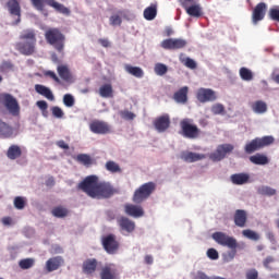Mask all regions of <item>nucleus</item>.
<instances>
[{
  "label": "nucleus",
  "mask_w": 279,
  "mask_h": 279,
  "mask_svg": "<svg viewBox=\"0 0 279 279\" xmlns=\"http://www.w3.org/2000/svg\"><path fill=\"white\" fill-rule=\"evenodd\" d=\"M20 40L15 44V49L22 56H34L36 53V31L34 28H27L20 34Z\"/></svg>",
  "instance_id": "nucleus-1"
},
{
  "label": "nucleus",
  "mask_w": 279,
  "mask_h": 279,
  "mask_svg": "<svg viewBox=\"0 0 279 279\" xmlns=\"http://www.w3.org/2000/svg\"><path fill=\"white\" fill-rule=\"evenodd\" d=\"M181 134L184 138L195 140L199 138V128L193 124V120L186 118L180 121Z\"/></svg>",
  "instance_id": "nucleus-7"
},
{
  "label": "nucleus",
  "mask_w": 279,
  "mask_h": 279,
  "mask_svg": "<svg viewBox=\"0 0 279 279\" xmlns=\"http://www.w3.org/2000/svg\"><path fill=\"white\" fill-rule=\"evenodd\" d=\"M250 162L253 165H269V158L260 153H257L256 155H253L250 157Z\"/></svg>",
  "instance_id": "nucleus-34"
},
{
  "label": "nucleus",
  "mask_w": 279,
  "mask_h": 279,
  "mask_svg": "<svg viewBox=\"0 0 279 279\" xmlns=\"http://www.w3.org/2000/svg\"><path fill=\"white\" fill-rule=\"evenodd\" d=\"M271 263H276V258H274V256H267L263 260V265H264L265 269H271V267L269 266V265H271Z\"/></svg>",
  "instance_id": "nucleus-59"
},
{
  "label": "nucleus",
  "mask_w": 279,
  "mask_h": 279,
  "mask_svg": "<svg viewBox=\"0 0 279 279\" xmlns=\"http://www.w3.org/2000/svg\"><path fill=\"white\" fill-rule=\"evenodd\" d=\"M35 90L36 93H38V95H41L43 97H46V99H49V101H53L56 99L51 89L45 85H35Z\"/></svg>",
  "instance_id": "nucleus-30"
},
{
  "label": "nucleus",
  "mask_w": 279,
  "mask_h": 279,
  "mask_svg": "<svg viewBox=\"0 0 279 279\" xmlns=\"http://www.w3.org/2000/svg\"><path fill=\"white\" fill-rule=\"evenodd\" d=\"M235 256H236V248H231V251H229L222 255V258H223L225 263H230V262L234 260Z\"/></svg>",
  "instance_id": "nucleus-47"
},
{
  "label": "nucleus",
  "mask_w": 279,
  "mask_h": 279,
  "mask_svg": "<svg viewBox=\"0 0 279 279\" xmlns=\"http://www.w3.org/2000/svg\"><path fill=\"white\" fill-rule=\"evenodd\" d=\"M274 136L266 135L263 137H256L251 142L246 143L244 146L245 154H254V151H258L263 149V147H269V145H274Z\"/></svg>",
  "instance_id": "nucleus-5"
},
{
  "label": "nucleus",
  "mask_w": 279,
  "mask_h": 279,
  "mask_svg": "<svg viewBox=\"0 0 279 279\" xmlns=\"http://www.w3.org/2000/svg\"><path fill=\"white\" fill-rule=\"evenodd\" d=\"M233 221L238 228H245V226H247V211L236 209L233 215Z\"/></svg>",
  "instance_id": "nucleus-25"
},
{
  "label": "nucleus",
  "mask_w": 279,
  "mask_h": 279,
  "mask_svg": "<svg viewBox=\"0 0 279 279\" xmlns=\"http://www.w3.org/2000/svg\"><path fill=\"white\" fill-rule=\"evenodd\" d=\"M118 226L122 232H128V234L136 230V223L128 217H120L118 219Z\"/></svg>",
  "instance_id": "nucleus-20"
},
{
  "label": "nucleus",
  "mask_w": 279,
  "mask_h": 279,
  "mask_svg": "<svg viewBox=\"0 0 279 279\" xmlns=\"http://www.w3.org/2000/svg\"><path fill=\"white\" fill-rule=\"evenodd\" d=\"M77 162L81 165H84L85 167H89V165H93V159H90V156L86 154H80L76 156Z\"/></svg>",
  "instance_id": "nucleus-44"
},
{
  "label": "nucleus",
  "mask_w": 279,
  "mask_h": 279,
  "mask_svg": "<svg viewBox=\"0 0 279 279\" xmlns=\"http://www.w3.org/2000/svg\"><path fill=\"white\" fill-rule=\"evenodd\" d=\"M232 151H234V146L232 144H222L209 155V158L213 160V162H219L223 160L228 154H232Z\"/></svg>",
  "instance_id": "nucleus-11"
},
{
  "label": "nucleus",
  "mask_w": 279,
  "mask_h": 279,
  "mask_svg": "<svg viewBox=\"0 0 279 279\" xmlns=\"http://www.w3.org/2000/svg\"><path fill=\"white\" fill-rule=\"evenodd\" d=\"M36 265V259L34 258H24L19 262L20 269H32Z\"/></svg>",
  "instance_id": "nucleus-40"
},
{
  "label": "nucleus",
  "mask_w": 279,
  "mask_h": 279,
  "mask_svg": "<svg viewBox=\"0 0 279 279\" xmlns=\"http://www.w3.org/2000/svg\"><path fill=\"white\" fill-rule=\"evenodd\" d=\"M114 193H117V190L110 183L100 182L95 193V199H108Z\"/></svg>",
  "instance_id": "nucleus-13"
},
{
  "label": "nucleus",
  "mask_w": 279,
  "mask_h": 279,
  "mask_svg": "<svg viewBox=\"0 0 279 279\" xmlns=\"http://www.w3.org/2000/svg\"><path fill=\"white\" fill-rule=\"evenodd\" d=\"M106 170L109 171L110 173H121V167L119 166V163L109 160L106 162Z\"/></svg>",
  "instance_id": "nucleus-42"
},
{
  "label": "nucleus",
  "mask_w": 279,
  "mask_h": 279,
  "mask_svg": "<svg viewBox=\"0 0 279 279\" xmlns=\"http://www.w3.org/2000/svg\"><path fill=\"white\" fill-rule=\"evenodd\" d=\"M125 71L130 73V75H133V77L141 78L145 75V72L143 69L138 66H133V65H125Z\"/></svg>",
  "instance_id": "nucleus-37"
},
{
  "label": "nucleus",
  "mask_w": 279,
  "mask_h": 279,
  "mask_svg": "<svg viewBox=\"0 0 279 279\" xmlns=\"http://www.w3.org/2000/svg\"><path fill=\"white\" fill-rule=\"evenodd\" d=\"M204 158H206V155L192 151L181 153V160H184V162H197L198 160H204Z\"/></svg>",
  "instance_id": "nucleus-26"
},
{
  "label": "nucleus",
  "mask_w": 279,
  "mask_h": 279,
  "mask_svg": "<svg viewBox=\"0 0 279 279\" xmlns=\"http://www.w3.org/2000/svg\"><path fill=\"white\" fill-rule=\"evenodd\" d=\"M266 14H267V3L265 2L257 3L252 12L253 25H258V23H260V21L265 19Z\"/></svg>",
  "instance_id": "nucleus-16"
},
{
  "label": "nucleus",
  "mask_w": 279,
  "mask_h": 279,
  "mask_svg": "<svg viewBox=\"0 0 279 279\" xmlns=\"http://www.w3.org/2000/svg\"><path fill=\"white\" fill-rule=\"evenodd\" d=\"M36 106H37L38 109H40L43 111H45V110H47V108H49V105L45 100H38L36 102Z\"/></svg>",
  "instance_id": "nucleus-61"
},
{
  "label": "nucleus",
  "mask_w": 279,
  "mask_h": 279,
  "mask_svg": "<svg viewBox=\"0 0 279 279\" xmlns=\"http://www.w3.org/2000/svg\"><path fill=\"white\" fill-rule=\"evenodd\" d=\"M45 77H50V80H53V82H56L57 84H62V81L60 80V77H58V74H56V72L49 70L44 72Z\"/></svg>",
  "instance_id": "nucleus-51"
},
{
  "label": "nucleus",
  "mask_w": 279,
  "mask_h": 279,
  "mask_svg": "<svg viewBox=\"0 0 279 279\" xmlns=\"http://www.w3.org/2000/svg\"><path fill=\"white\" fill-rule=\"evenodd\" d=\"M102 247L107 254H117L121 247V243L117 240V235L110 233L101 239Z\"/></svg>",
  "instance_id": "nucleus-10"
},
{
  "label": "nucleus",
  "mask_w": 279,
  "mask_h": 279,
  "mask_svg": "<svg viewBox=\"0 0 279 279\" xmlns=\"http://www.w3.org/2000/svg\"><path fill=\"white\" fill-rule=\"evenodd\" d=\"M194 279H226V278H223V277H217V276L209 277V276L206 275L205 272L198 271V272L196 274V276L194 277Z\"/></svg>",
  "instance_id": "nucleus-54"
},
{
  "label": "nucleus",
  "mask_w": 279,
  "mask_h": 279,
  "mask_svg": "<svg viewBox=\"0 0 279 279\" xmlns=\"http://www.w3.org/2000/svg\"><path fill=\"white\" fill-rule=\"evenodd\" d=\"M56 145L59 146L60 149H69V144L64 143L63 140L58 141Z\"/></svg>",
  "instance_id": "nucleus-63"
},
{
  "label": "nucleus",
  "mask_w": 279,
  "mask_h": 279,
  "mask_svg": "<svg viewBox=\"0 0 279 279\" xmlns=\"http://www.w3.org/2000/svg\"><path fill=\"white\" fill-rule=\"evenodd\" d=\"M167 71H169V68H167L163 63H156L155 64V73L156 75H167Z\"/></svg>",
  "instance_id": "nucleus-45"
},
{
  "label": "nucleus",
  "mask_w": 279,
  "mask_h": 279,
  "mask_svg": "<svg viewBox=\"0 0 279 279\" xmlns=\"http://www.w3.org/2000/svg\"><path fill=\"white\" fill-rule=\"evenodd\" d=\"M109 21H110V25H113V26L121 25L123 23V20H121V16L119 15H111Z\"/></svg>",
  "instance_id": "nucleus-57"
},
{
  "label": "nucleus",
  "mask_w": 279,
  "mask_h": 279,
  "mask_svg": "<svg viewBox=\"0 0 279 279\" xmlns=\"http://www.w3.org/2000/svg\"><path fill=\"white\" fill-rule=\"evenodd\" d=\"M0 99L9 114H12V117H19L21 114V105H19V100L14 96L4 93L0 95Z\"/></svg>",
  "instance_id": "nucleus-8"
},
{
  "label": "nucleus",
  "mask_w": 279,
  "mask_h": 279,
  "mask_svg": "<svg viewBox=\"0 0 279 279\" xmlns=\"http://www.w3.org/2000/svg\"><path fill=\"white\" fill-rule=\"evenodd\" d=\"M213 114H225L226 113V107H223L222 104H215L211 107Z\"/></svg>",
  "instance_id": "nucleus-48"
},
{
  "label": "nucleus",
  "mask_w": 279,
  "mask_h": 279,
  "mask_svg": "<svg viewBox=\"0 0 279 279\" xmlns=\"http://www.w3.org/2000/svg\"><path fill=\"white\" fill-rule=\"evenodd\" d=\"M99 186V177L88 175L81 183H78L77 189L86 193L88 197L95 199V194L97 193V187Z\"/></svg>",
  "instance_id": "nucleus-6"
},
{
  "label": "nucleus",
  "mask_w": 279,
  "mask_h": 279,
  "mask_svg": "<svg viewBox=\"0 0 279 279\" xmlns=\"http://www.w3.org/2000/svg\"><path fill=\"white\" fill-rule=\"evenodd\" d=\"M63 265L64 258H62V256L51 257L46 262V270L48 274H51V271H58Z\"/></svg>",
  "instance_id": "nucleus-21"
},
{
  "label": "nucleus",
  "mask_w": 279,
  "mask_h": 279,
  "mask_svg": "<svg viewBox=\"0 0 279 279\" xmlns=\"http://www.w3.org/2000/svg\"><path fill=\"white\" fill-rule=\"evenodd\" d=\"M268 16L271 19V21H277V23H279V7L271 8Z\"/></svg>",
  "instance_id": "nucleus-50"
},
{
  "label": "nucleus",
  "mask_w": 279,
  "mask_h": 279,
  "mask_svg": "<svg viewBox=\"0 0 279 279\" xmlns=\"http://www.w3.org/2000/svg\"><path fill=\"white\" fill-rule=\"evenodd\" d=\"M120 117L125 121H134L136 119V114L132 111L123 110L120 112Z\"/></svg>",
  "instance_id": "nucleus-49"
},
{
  "label": "nucleus",
  "mask_w": 279,
  "mask_h": 279,
  "mask_svg": "<svg viewBox=\"0 0 279 279\" xmlns=\"http://www.w3.org/2000/svg\"><path fill=\"white\" fill-rule=\"evenodd\" d=\"M63 104L66 108H73V106H75V98H73L71 94H65L63 96Z\"/></svg>",
  "instance_id": "nucleus-46"
},
{
  "label": "nucleus",
  "mask_w": 279,
  "mask_h": 279,
  "mask_svg": "<svg viewBox=\"0 0 279 279\" xmlns=\"http://www.w3.org/2000/svg\"><path fill=\"white\" fill-rule=\"evenodd\" d=\"M158 16V3H151L144 10V19L146 21H154Z\"/></svg>",
  "instance_id": "nucleus-31"
},
{
  "label": "nucleus",
  "mask_w": 279,
  "mask_h": 279,
  "mask_svg": "<svg viewBox=\"0 0 279 279\" xmlns=\"http://www.w3.org/2000/svg\"><path fill=\"white\" fill-rule=\"evenodd\" d=\"M100 279H119V270L114 264H107L100 270Z\"/></svg>",
  "instance_id": "nucleus-17"
},
{
  "label": "nucleus",
  "mask_w": 279,
  "mask_h": 279,
  "mask_svg": "<svg viewBox=\"0 0 279 279\" xmlns=\"http://www.w3.org/2000/svg\"><path fill=\"white\" fill-rule=\"evenodd\" d=\"M186 40L182 38H169L161 41L162 49H168L170 51H175L178 49H184L186 47Z\"/></svg>",
  "instance_id": "nucleus-15"
},
{
  "label": "nucleus",
  "mask_w": 279,
  "mask_h": 279,
  "mask_svg": "<svg viewBox=\"0 0 279 279\" xmlns=\"http://www.w3.org/2000/svg\"><path fill=\"white\" fill-rule=\"evenodd\" d=\"M154 126L157 130V132H167V130H169V128L171 126V118H169V114L158 117L154 121Z\"/></svg>",
  "instance_id": "nucleus-19"
},
{
  "label": "nucleus",
  "mask_w": 279,
  "mask_h": 279,
  "mask_svg": "<svg viewBox=\"0 0 279 279\" xmlns=\"http://www.w3.org/2000/svg\"><path fill=\"white\" fill-rule=\"evenodd\" d=\"M242 235L245 236V239H250V241H259L260 234H258L256 231L252 229H245L242 231Z\"/></svg>",
  "instance_id": "nucleus-38"
},
{
  "label": "nucleus",
  "mask_w": 279,
  "mask_h": 279,
  "mask_svg": "<svg viewBox=\"0 0 279 279\" xmlns=\"http://www.w3.org/2000/svg\"><path fill=\"white\" fill-rule=\"evenodd\" d=\"M173 99L177 101V104H186V101H189V87H181L178 92L174 93Z\"/></svg>",
  "instance_id": "nucleus-28"
},
{
  "label": "nucleus",
  "mask_w": 279,
  "mask_h": 279,
  "mask_svg": "<svg viewBox=\"0 0 279 279\" xmlns=\"http://www.w3.org/2000/svg\"><path fill=\"white\" fill-rule=\"evenodd\" d=\"M183 8L185 9L186 14H189V16H193L194 19H199L204 15L199 4H192L190 7L185 5Z\"/></svg>",
  "instance_id": "nucleus-29"
},
{
  "label": "nucleus",
  "mask_w": 279,
  "mask_h": 279,
  "mask_svg": "<svg viewBox=\"0 0 279 279\" xmlns=\"http://www.w3.org/2000/svg\"><path fill=\"white\" fill-rule=\"evenodd\" d=\"M52 215H53V217L62 219L69 215V209H66L62 206H58L52 209Z\"/></svg>",
  "instance_id": "nucleus-43"
},
{
  "label": "nucleus",
  "mask_w": 279,
  "mask_h": 279,
  "mask_svg": "<svg viewBox=\"0 0 279 279\" xmlns=\"http://www.w3.org/2000/svg\"><path fill=\"white\" fill-rule=\"evenodd\" d=\"M156 191V183L155 182H147L138 186L132 197V202L134 204H143L146 199L151 197V194Z\"/></svg>",
  "instance_id": "nucleus-3"
},
{
  "label": "nucleus",
  "mask_w": 279,
  "mask_h": 279,
  "mask_svg": "<svg viewBox=\"0 0 279 279\" xmlns=\"http://www.w3.org/2000/svg\"><path fill=\"white\" fill-rule=\"evenodd\" d=\"M99 265V262H97L96 258H88L85 262H83V274H86V276H93L97 271V267Z\"/></svg>",
  "instance_id": "nucleus-24"
},
{
  "label": "nucleus",
  "mask_w": 279,
  "mask_h": 279,
  "mask_svg": "<svg viewBox=\"0 0 279 279\" xmlns=\"http://www.w3.org/2000/svg\"><path fill=\"white\" fill-rule=\"evenodd\" d=\"M207 256L210 258V260H218L219 252H217V250H215V248H208Z\"/></svg>",
  "instance_id": "nucleus-55"
},
{
  "label": "nucleus",
  "mask_w": 279,
  "mask_h": 279,
  "mask_svg": "<svg viewBox=\"0 0 279 279\" xmlns=\"http://www.w3.org/2000/svg\"><path fill=\"white\" fill-rule=\"evenodd\" d=\"M23 156V150H21V146L11 145L7 150V157L9 160H16V158H21Z\"/></svg>",
  "instance_id": "nucleus-33"
},
{
  "label": "nucleus",
  "mask_w": 279,
  "mask_h": 279,
  "mask_svg": "<svg viewBox=\"0 0 279 279\" xmlns=\"http://www.w3.org/2000/svg\"><path fill=\"white\" fill-rule=\"evenodd\" d=\"M184 66H186L187 69H197V63L195 62V60L191 59V58H185L182 60Z\"/></svg>",
  "instance_id": "nucleus-53"
},
{
  "label": "nucleus",
  "mask_w": 279,
  "mask_h": 279,
  "mask_svg": "<svg viewBox=\"0 0 279 279\" xmlns=\"http://www.w3.org/2000/svg\"><path fill=\"white\" fill-rule=\"evenodd\" d=\"M89 130L93 134L106 135L112 133V126L104 120H93L89 123Z\"/></svg>",
  "instance_id": "nucleus-12"
},
{
  "label": "nucleus",
  "mask_w": 279,
  "mask_h": 279,
  "mask_svg": "<svg viewBox=\"0 0 279 279\" xmlns=\"http://www.w3.org/2000/svg\"><path fill=\"white\" fill-rule=\"evenodd\" d=\"M246 279H258V270L255 268L246 270L245 274Z\"/></svg>",
  "instance_id": "nucleus-56"
},
{
  "label": "nucleus",
  "mask_w": 279,
  "mask_h": 279,
  "mask_svg": "<svg viewBox=\"0 0 279 279\" xmlns=\"http://www.w3.org/2000/svg\"><path fill=\"white\" fill-rule=\"evenodd\" d=\"M57 72L59 77H61L63 82H66L68 84L73 83V73L66 64H59L57 66Z\"/></svg>",
  "instance_id": "nucleus-22"
},
{
  "label": "nucleus",
  "mask_w": 279,
  "mask_h": 279,
  "mask_svg": "<svg viewBox=\"0 0 279 279\" xmlns=\"http://www.w3.org/2000/svg\"><path fill=\"white\" fill-rule=\"evenodd\" d=\"M14 207L17 210H23V208H25V198L21 197V196H16L14 198Z\"/></svg>",
  "instance_id": "nucleus-52"
},
{
  "label": "nucleus",
  "mask_w": 279,
  "mask_h": 279,
  "mask_svg": "<svg viewBox=\"0 0 279 279\" xmlns=\"http://www.w3.org/2000/svg\"><path fill=\"white\" fill-rule=\"evenodd\" d=\"M51 111L57 119H62V117H64V111H62L60 107H52Z\"/></svg>",
  "instance_id": "nucleus-58"
},
{
  "label": "nucleus",
  "mask_w": 279,
  "mask_h": 279,
  "mask_svg": "<svg viewBox=\"0 0 279 279\" xmlns=\"http://www.w3.org/2000/svg\"><path fill=\"white\" fill-rule=\"evenodd\" d=\"M1 69L2 71H12L14 69V64L11 61H3Z\"/></svg>",
  "instance_id": "nucleus-60"
},
{
  "label": "nucleus",
  "mask_w": 279,
  "mask_h": 279,
  "mask_svg": "<svg viewBox=\"0 0 279 279\" xmlns=\"http://www.w3.org/2000/svg\"><path fill=\"white\" fill-rule=\"evenodd\" d=\"M99 45H101V47H105L106 49H108V47H110V41L106 38H100L98 39Z\"/></svg>",
  "instance_id": "nucleus-62"
},
{
  "label": "nucleus",
  "mask_w": 279,
  "mask_h": 279,
  "mask_svg": "<svg viewBox=\"0 0 279 279\" xmlns=\"http://www.w3.org/2000/svg\"><path fill=\"white\" fill-rule=\"evenodd\" d=\"M7 8L11 16H17L13 25H19L21 23V3H19V0H9Z\"/></svg>",
  "instance_id": "nucleus-18"
},
{
  "label": "nucleus",
  "mask_w": 279,
  "mask_h": 279,
  "mask_svg": "<svg viewBox=\"0 0 279 279\" xmlns=\"http://www.w3.org/2000/svg\"><path fill=\"white\" fill-rule=\"evenodd\" d=\"M252 110L256 114H265V112H267V102L263 100H256L252 105Z\"/></svg>",
  "instance_id": "nucleus-35"
},
{
  "label": "nucleus",
  "mask_w": 279,
  "mask_h": 279,
  "mask_svg": "<svg viewBox=\"0 0 279 279\" xmlns=\"http://www.w3.org/2000/svg\"><path fill=\"white\" fill-rule=\"evenodd\" d=\"M56 185V179H53V177H49L46 180V186H54Z\"/></svg>",
  "instance_id": "nucleus-64"
},
{
  "label": "nucleus",
  "mask_w": 279,
  "mask_h": 279,
  "mask_svg": "<svg viewBox=\"0 0 279 279\" xmlns=\"http://www.w3.org/2000/svg\"><path fill=\"white\" fill-rule=\"evenodd\" d=\"M196 98L201 104H208V101H217V92L211 88L201 87L196 93Z\"/></svg>",
  "instance_id": "nucleus-14"
},
{
  "label": "nucleus",
  "mask_w": 279,
  "mask_h": 279,
  "mask_svg": "<svg viewBox=\"0 0 279 279\" xmlns=\"http://www.w3.org/2000/svg\"><path fill=\"white\" fill-rule=\"evenodd\" d=\"M99 95H100V97H104L105 99L112 98L113 97L112 85L105 84V85L100 86Z\"/></svg>",
  "instance_id": "nucleus-36"
},
{
  "label": "nucleus",
  "mask_w": 279,
  "mask_h": 279,
  "mask_svg": "<svg viewBox=\"0 0 279 279\" xmlns=\"http://www.w3.org/2000/svg\"><path fill=\"white\" fill-rule=\"evenodd\" d=\"M31 3L33 8L39 12L45 10V5H49L50 8H53L56 12H59V14H64L65 16L71 14V10H69V8L64 7V4L60 2H57L56 0H31Z\"/></svg>",
  "instance_id": "nucleus-4"
},
{
  "label": "nucleus",
  "mask_w": 279,
  "mask_h": 279,
  "mask_svg": "<svg viewBox=\"0 0 279 279\" xmlns=\"http://www.w3.org/2000/svg\"><path fill=\"white\" fill-rule=\"evenodd\" d=\"M211 236L214 241L218 243V245L229 247V250H236V247H239V242L233 236H230L223 232H215Z\"/></svg>",
  "instance_id": "nucleus-9"
},
{
  "label": "nucleus",
  "mask_w": 279,
  "mask_h": 279,
  "mask_svg": "<svg viewBox=\"0 0 279 279\" xmlns=\"http://www.w3.org/2000/svg\"><path fill=\"white\" fill-rule=\"evenodd\" d=\"M240 77L244 82H252V80H254V74L252 73V70H250L247 68H241L240 69Z\"/></svg>",
  "instance_id": "nucleus-39"
},
{
  "label": "nucleus",
  "mask_w": 279,
  "mask_h": 279,
  "mask_svg": "<svg viewBox=\"0 0 279 279\" xmlns=\"http://www.w3.org/2000/svg\"><path fill=\"white\" fill-rule=\"evenodd\" d=\"M231 182H232V184H235L236 186L247 184V182H250V174H247V173L232 174L231 175Z\"/></svg>",
  "instance_id": "nucleus-32"
},
{
  "label": "nucleus",
  "mask_w": 279,
  "mask_h": 279,
  "mask_svg": "<svg viewBox=\"0 0 279 279\" xmlns=\"http://www.w3.org/2000/svg\"><path fill=\"white\" fill-rule=\"evenodd\" d=\"M257 193L258 195H266L268 197H271L276 195L277 192L274 187L263 185L257 189Z\"/></svg>",
  "instance_id": "nucleus-41"
},
{
  "label": "nucleus",
  "mask_w": 279,
  "mask_h": 279,
  "mask_svg": "<svg viewBox=\"0 0 279 279\" xmlns=\"http://www.w3.org/2000/svg\"><path fill=\"white\" fill-rule=\"evenodd\" d=\"M124 211L125 215H129V217L135 218L143 217L145 215V210L143 209V207L134 204L124 205Z\"/></svg>",
  "instance_id": "nucleus-23"
},
{
  "label": "nucleus",
  "mask_w": 279,
  "mask_h": 279,
  "mask_svg": "<svg viewBox=\"0 0 279 279\" xmlns=\"http://www.w3.org/2000/svg\"><path fill=\"white\" fill-rule=\"evenodd\" d=\"M45 38L48 45H51L59 53H64V43L66 37L59 28H48L45 32Z\"/></svg>",
  "instance_id": "nucleus-2"
},
{
  "label": "nucleus",
  "mask_w": 279,
  "mask_h": 279,
  "mask_svg": "<svg viewBox=\"0 0 279 279\" xmlns=\"http://www.w3.org/2000/svg\"><path fill=\"white\" fill-rule=\"evenodd\" d=\"M14 136V129L0 119V138H12Z\"/></svg>",
  "instance_id": "nucleus-27"
}]
</instances>
